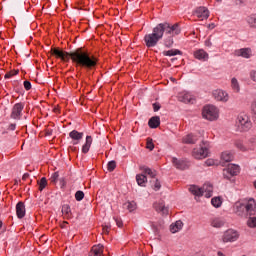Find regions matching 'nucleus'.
I'll list each match as a JSON object with an SVG mask.
<instances>
[{
  "label": "nucleus",
  "instance_id": "f257e3e1",
  "mask_svg": "<svg viewBox=\"0 0 256 256\" xmlns=\"http://www.w3.org/2000/svg\"><path fill=\"white\" fill-rule=\"evenodd\" d=\"M48 53L50 54L48 59H51V56H53L56 59H61L64 63L72 61L76 67H81V69H86V71H93L99 63V58L91 54L85 47L76 48L70 52L64 51L59 47H51Z\"/></svg>",
  "mask_w": 256,
  "mask_h": 256
},
{
  "label": "nucleus",
  "instance_id": "f03ea898",
  "mask_svg": "<svg viewBox=\"0 0 256 256\" xmlns=\"http://www.w3.org/2000/svg\"><path fill=\"white\" fill-rule=\"evenodd\" d=\"M165 34H166L165 22L159 23L153 28L152 33L146 34L144 36L145 46L148 49H153V47H157V45L159 44V41L163 39V35Z\"/></svg>",
  "mask_w": 256,
  "mask_h": 256
},
{
  "label": "nucleus",
  "instance_id": "7ed1b4c3",
  "mask_svg": "<svg viewBox=\"0 0 256 256\" xmlns=\"http://www.w3.org/2000/svg\"><path fill=\"white\" fill-rule=\"evenodd\" d=\"M234 211L236 215L239 217H243L244 214H246L249 217H252V215H255L256 212V202L254 198H250L247 203L243 202H236L234 204Z\"/></svg>",
  "mask_w": 256,
  "mask_h": 256
},
{
  "label": "nucleus",
  "instance_id": "20e7f679",
  "mask_svg": "<svg viewBox=\"0 0 256 256\" xmlns=\"http://www.w3.org/2000/svg\"><path fill=\"white\" fill-rule=\"evenodd\" d=\"M241 168L237 164H228L227 168L224 169L223 177L230 181V183H235V176L239 175Z\"/></svg>",
  "mask_w": 256,
  "mask_h": 256
},
{
  "label": "nucleus",
  "instance_id": "39448f33",
  "mask_svg": "<svg viewBox=\"0 0 256 256\" xmlns=\"http://www.w3.org/2000/svg\"><path fill=\"white\" fill-rule=\"evenodd\" d=\"M202 116L208 121H216L219 119V110L214 105H206L202 110Z\"/></svg>",
  "mask_w": 256,
  "mask_h": 256
},
{
  "label": "nucleus",
  "instance_id": "423d86ee",
  "mask_svg": "<svg viewBox=\"0 0 256 256\" xmlns=\"http://www.w3.org/2000/svg\"><path fill=\"white\" fill-rule=\"evenodd\" d=\"M238 131L247 132L252 127L251 120L247 116H238L237 120Z\"/></svg>",
  "mask_w": 256,
  "mask_h": 256
},
{
  "label": "nucleus",
  "instance_id": "0eeeda50",
  "mask_svg": "<svg viewBox=\"0 0 256 256\" xmlns=\"http://www.w3.org/2000/svg\"><path fill=\"white\" fill-rule=\"evenodd\" d=\"M237 239H239V232L234 229L226 230L222 237L223 243H235Z\"/></svg>",
  "mask_w": 256,
  "mask_h": 256
},
{
  "label": "nucleus",
  "instance_id": "6e6552de",
  "mask_svg": "<svg viewBox=\"0 0 256 256\" xmlns=\"http://www.w3.org/2000/svg\"><path fill=\"white\" fill-rule=\"evenodd\" d=\"M207 143L205 141H202V144L204 146H200V149H194L193 151V157L194 159H205V157H209V148H207Z\"/></svg>",
  "mask_w": 256,
  "mask_h": 256
},
{
  "label": "nucleus",
  "instance_id": "1a4fd4ad",
  "mask_svg": "<svg viewBox=\"0 0 256 256\" xmlns=\"http://www.w3.org/2000/svg\"><path fill=\"white\" fill-rule=\"evenodd\" d=\"M23 109H25V104L20 102V103H16L13 108H12V112H11V119H15V120H19L21 119V113H23Z\"/></svg>",
  "mask_w": 256,
  "mask_h": 256
},
{
  "label": "nucleus",
  "instance_id": "9d476101",
  "mask_svg": "<svg viewBox=\"0 0 256 256\" xmlns=\"http://www.w3.org/2000/svg\"><path fill=\"white\" fill-rule=\"evenodd\" d=\"M165 29H166V35H179L181 33V27L179 26V23H175L174 25L169 24V22H164Z\"/></svg>",
  "mask_w": 256,
  "mask_h": 256
},
{
  "label": "nucleus",
  "instance_id": "9b49d317",
  "mask_svg": "<svg viewBox=\"0 0 256 256\" xmlns=\"http://www.w3.org/2000/svg\"><path fill=\"white\" fill-rule=\"evenodd\" d=\"M172 164L179 171H186V169H189V162L187 160L177 159V157L172 158Z\"/></svg>",
  "mask_w": 256,
  "mask_h": 256
},
{
  "label": "nucleus",
  "instance_id": "f8f14e48",
  "mask_svg": "<svg viewBox=\"0 0 256 256\" xmlns=\"http://www.w3.org/2000/svg\"><path fill=\"white\" fill-rule=\"evenodd\" d=\"M83 132H79L77 130H72L69 133V137L70 139H72V145H79V142L81 141V139H83Z\"/></svg>",
  "mask_w": 256,
  "mask_h": 256
},
{
  "label": "nucleus",
  "instance_id": "ddd939ff",
  "mask_svg": "<svg viewBox=\"0 0 256 256\" xmlns=\"http://www.w3.org/2000/svg\"><path fill=\"white\" fill-rule=\"evenodd\" d=\"M195 15H197V17H199V18L203 17L204 19H209L210 12L207 7L200 6V7L196 8Z\"/></svg>",
  "mask_w": 256,
  "mask_h": 256
},
{
  "label": "nucleus",
  "instance_id": "4468645a",
  "mask_svg": "<svg viewBox=\"0 0 256 256\" xmlns=\"http://www.w3.org/2000/svg\"><path fill=\"white\" fill-rule=\"evenodd\" d=\"M16 215L18 219L25 217V203L20 201L16 204Z\"/></svg>",
  "mask_w": 256,
  "mask_h": 256
},
{
  "label": "nucleus",
  "instance_id": "2eb2a0df",
  "mask_svg": "<svg viewBox=\"0 0 256 256\" xmlns=\"http://www.w3.org/2000/svg\"><path fill=\"white\" fill-rule=\"evenodd\" d=\"M194 57L199 61H207L209 59V54L205 50L199 49L194 52Z\"/></svg>",
  "mask_w": 256,
  "mask_h": 256
},
{
  "label": "nucleus",
  "instance_id": "dca6fc26",
  "mask_svg": "<svg viewBox=\"0 0 256 256\" xmlns=\"http://www.w3.org/2000/svg\"><path fill=\"white\" fill-rule=\"evenodd\" d=\"M161 125V118L159 116H153L148 121V127L150 129H157Z\"/></svg>",
  "mask_w": 256,
  "mask_h": 256
},
{
  "label": "nucleus",
  "instance_id": "f3484780",
  "mask_svg": "<svg viewBox=\"0 0 256 256\" xmlns=\"http://www.w3.org/2000/svg\"><path fill=\"white\" fill-rule=\"evenodd\" d=\"M91 145H93V137L86 136V142L82 146V153H84V155H87V153H89V149H91Z\"/></svg>",
  "mask_w": 256,
  "mask_h": 256
},
{
  "label": "nucleus",
  "instance_id": "a211bd4d",
  "mask_svg": "<svg viewBox=\"0 0 256 256\" xmlns=\"http://www.w3.org/2000/svg\"><path fill=\"white\" fill-rule=\"evenodd\" d=\"M183 229V221L177 220L175 223H172L170 225V231L172 233H178V231H181Z\"/></svg>",
  "mask_w": 256,
  "mask_h": 256
},
{
  "label": "nucleus",
  "instance_id": "6ab92c4d",
  "mask_svg": "<svg viewBox=\"0 0 256 256\" xmlns=\"http://www.w3.org/2000/svg\"><path fill=\"white\" fill-rule=\"evenodd\" d=\"M162 55H164V57H175L177 55H183V51L179 49H170L167 51H163Z\"/></svg>",
  "mask_w": 256,
  "mask_h": 256
},
{
  "label": "nucleus",
  "instance_id": "aec40b11",
  "mask_svg": "<svg viewBox=\"0 0 256 256\" xmlns=\"http://www.w3.org/2000/svg\"><path fill=\"white\" fill-rule=\"evenodd\" d=\"M189 191H190V193H192V195H195V197H203V193H205L197 185L190 186Z\"/></svg>",
  "mask_w": 256,
  "mask_h": 256
},
{
  "label": "nucleus",
  "instance_id": "412c9836",
  "mask_svg": "<svg viewBox=\"0 0 256 256\" xmlns=\"http://www.w3.org/2000/svg\"><path fill=\"white\" fill-rule=\"evenodd\" d=\"M136 181L139 185V187H146L147 184V175L145 174H137L136 175Z\"/></svg>",
  "mask_w": 256,
  "mask_h": 256
},
{
  "label": "nucleus",
  "instance_id": "4be33fe9",
  "mask_svg": "<svg viewBox=\"0 0 256 256\" xmlns=\"http://www.w3.org/2000/svg\"><path fill=\"white\" fill-rule=\"evenodd\" d=\"M235 53L238 57H244V59H249L251 57V55H249V53H251V49L249 48H242Z\"/></svg>",
  "mask_w": 256,
  "mask_h": 256
},
{
  "label": "nucleus",
  "instance_id": "5701e85b",
  "mask_svg": "<svg viewBox=\"0 0 256 256\" xmlns=\"http://www.w3.org/2000/svg\"><path fill=\"white\" fill-rule=\"evenodd\" d=\"M139 170L143 171L142 174L144 175H149L151 177V179H155V177L157 176V174H155V172H153V170H151V168L146 167V166H139Z\"/></svg>",
  "mask_w": 256,
  "mask_h": 256
},
{
  "label": "nucleus",
  "instance_id": "b1692460",
  "mask_svg": "<svg viewBox=\"0 0 256 256\" xmlns=\"http://www.w3.org/2000/svg\"><path fill=\"white\" fill-rule=\"evenodd\" d=\"M213 97L216 99V101H227L225 98V92H223V90H214Z\"/></svg>",
  "mask_w": 256,
  "mask_h": 256
},
{
  "label": "nucleus",
  "instance_id": "393cba45",
  "mask_svg": "<svg viewBox=\"0 0 256 256\" xmlns=\"http://www.w3.org/2000/svg\"><path fill=\"white\" fill-rule=\"evenodd\" d=\"M175 43V40H173V35H169L163 40V45L166 47V49H171Z\"/></svg>",
  "mask_w": 256,
  "mask_h": 256
},
{
  "label": "nucleus",
  "instance_id": "a878e982",
  "mask_svg": "<svg viewBox=\"0 0 256 256\" xmlns=\"http://www.w3.org/2000/svg\"><path fill=\"white\" fill-rule=\"evenodd\" d=\"M211 205H213V207H215L216 209H219V207H221V205H223V200L221 199V196H216V197L212 198Z\"/></svg>",
  "mask_w": 256,
  "mask_h": 256
},
{
  "label": "nucleus",
  "instance_id": "bb28decb",
  "mask_svg": "<svg viewBox=\"0 0 256 256\" xmlns=\"http://www.w3.org/2000/svg\"><path fill=\"white\" fill-rule=\"evenodd\" d=\"M184 143H186L187 145H195V143H197V138L193 134H188L184 138Z\"/></svg>",
  "mask_w": 256,
  "mask_h": 256
},
{
  "label": "nucleus",
  "instance_id": "cd10ccee",
  "mask_svg": "<svg viewBox=\"0 0 256 256\" xmlns=\"http://www.w3.org/2000/svg\"><path fill=\"white\" fill-rule=\"evenodd\" d=\"M233 154H231L230 152H223L221 155V159L222 161H224V163H231V161H233Z\"/></svg>",
  "mask_w": 256,
  "mask_h": 256
},
{
  "label": "nucleus",
  "instance_id": "c85d7f7f",
  "mask_svg": "<svg viewBox=\"0 0 256 256\" xmlns=\"http://www.w3.org/2000/svg\"><path fill=\"white\" fill-rule=\"evenodd\" d=\"M150 184L154 191H159V189H161V182L157 178L150 180Z\"/></svg>",
  "mask_w": 256,
  "mask_h": 256
},
{
  "label": "nucleus",
  "instance_id": "c756f323",
  "mask_svg": "<svg viewBox=\"0 0 256 256\" xmlns=\"http://www.w3.org/2000/svg\"><path fill=\"white\" fill-rule=\"evenodd\" d=\"M225 225V221L221 218H216L212 221V227H216L217 229L223 227Z\"/></svg>",
  "mask_w": 256,
  "mask_h": 256
},
{
  "label": "nucleus",
  "instance_id": "7c9ffc66",
  "mask_svg": "<svg viewBox=\"0 0 256 256\" xmlns=\"http://www.w3.org/2000/svg\"><path fill=\"white\" fill-rule=\"evenodd\" d=\"M178 99L181 103H193V98L189 96V94H184L182 96H179Z\"/></svg>",
  "mask_w": 256,
  "mask_h": 256
},
{
  "label": "nucleus",
  "instance_id": "2f4dec72",
  "mask_svg": "<svg viewBox=\"0 0 256 256\" xmlns=\"http://www.w3.org/2000/svg\"><path fill=\"white\" fill-rule=\"evenodd\" d=\"M124 205L130 213H133V211H135V209H137V203H135V201L127 202Z\"/></svg>",
  "mask_w": 256,
  "mask_h": 256
},
{
  "label": "nucleus",
  "instance_id": "473e14b6",
  "mask_svg": "<svg viewBox=\"0 0 256 256\" xmlns=\"http://www.w3.org/2000/svg\"><path fill=\"white\" fill-rule=\"evenodd\" d=\"M38 185H39V191H43V189H45V187H47V178L46 177H42L40 179V181H38Z\"/></svg>",
  "mask_w": 256,
  "mask_h": 256
},
{
  "label": "nucleus",
  "instance_id": "72a5a7b5",
  "mask_svg": "<svg viewBox=\"0 0 256 256\" xmlns=\"http://www.w3.org/2000/svg\"><path fill=\"white\" fill-rule=\"evenodd\" d=\"M74 197L76 201H83L85 199V192H83L82 190H78L76 191Z\"/></svg>",
  "mask_w": 256,
  "mask_h": 256
},
{
  "label": "nucleus",
  "instance_id": "f704fd0d",
  "mask_svg": "<svg viewBox=\"0 0 256 256\" xmlns=\"http://www.w3.org/2000/svg\"><path fill=\"white\" fill-rule=\"evenodd\" d=\"M116 168H117V162L115 160H111L108 162L107 169L110 173L115 171Z\"/></svg>",
  "mask_w": 256,
  "mask_h": 256
},
{
  "label": "nucleus",
  "instance_id": "c9c22d12",
  "mask_svg": "<svg viewBox=\"0 0 256 256\" xmlns=\"http://www.w3.org/2000/svg\"><path fill=\"white\" fill-rule=\"evenodd\" d=\"M247 21H248L250 27L256 28V14H252L251 16H249Z\"/></svg>",
  "mask_w": 256,
  "mask_h": 256
},
{
  "label": "nucleus",
  "instance_id": "e433bc0d",
  "mask_svg": "<svg viewBox=\"0 0 256 256\" xmlns=\"http://www.w3.org/2000/svg\"><path fill=\"white\" fill-rule=\"evenodd\" d=\"M231 83H232V89H234V91H237V93H239L241 88L239 87V81H237V78H232Z\"/></svg>",
  "mask_w": 256,
  "mask_h": 256
},
{
  "label": "nucleus",
  "instance_id": "4c0bfd02",
  "mask_svg": "<svg viewBox=\"0 0 256 256\" xmlns=\"http://www.w3.org/2000/svg\"><path fill=\"white\" fill-rule=\"evenodd\" d=\"M146 149H149V151H153V149H155V144L153 143L152 138H147Z\"/></svg>",
  "mask_w": 256,
  "mask_h": 256
},
{
  "label": "nucleus",
  "instance_id": "58836bf2",
  "mask_svg": "<svg viewBox=\"0 0 256 256\" xmlns=\"http://www.w3.org/2000/svg\"><path fill=\"white\" fill-rule=\"evenodd\" d=\"M248 227L251 229L256 227V217H250L249 220L247 221Z\"/></svg>",
  "mask_w": 256,
  "mask_h": 256
},
{
  "label": "nucleus",
  "instance_id": "ea45409f",
  "mask_svg": "<svg viewBox=\"0 0 256 256\" xmlns=\"http://www.w3.org/2000/svg\"><path fill=\"white\" fill-rule=\"evenodd\" d=\"M14 75H19V70H12L5 74L4 79H11Z\"/></svg>",
  "mask_w": 256,
  "mask_h": 256
},
{
  "label": "nucleus",
  "instance_id": "a19ab883",
  "mask_svg": "<svg viewBox=\"0 0 256 256\" xmlns=\"http://www.w3.org/2000/svg\"><path fill=\"white\" fill-rule=\"evenodd\" d=\"M103 254V251H100L96 248H92L89 252V256H101Z\"/></svg>",
  "mask_w": 256,
  "mask_h": 256
},
{
  "label": "nucleus",
  "instance_id": "79ce46f5",
  "mask_svg": "<svg viewBox=\"0 0 256 256\" xmlns=\"http://www.w3.org/2000/svg\"><path fill=\"white\" fill-rule=\"evenodd\" d=\"M62 213L65 215H69V213H71V206H69V204H64L62 206Z\"/></svg>",
  "mask_w": 256,
  "mask_h": 256
},
{
  "label": "nucleus",
  "instance_id": "37998d69",
  "mask_svg": "<svg viewBox=\"0 0 256 256\" xmlns=\"http://www.w3.org/2000/svg\"><path fill=\"white\" fill-rule=\"evenodd\" d=\"M151 227L154 235H156V237H161L159 227H157L155 224H152Z\"/></svg>",
  "mask_w": 256,
  "mask_h": 256
},
{
  "label": "nucleus",
  "instance_id": "c03bdc74",
  "mask_svg": "<svg viewBox=\"0 0 256 256\" xmlns=\"http://www.w3.org/2000/svg\"><path fill=\"white\" fill-rule=\"evenodd\" d=\"M154 208L156 211H161L162 213H165V205L163 204H154Z\"/></svg>",
  "mask_w": 256,
  "mask_h": 256
},
{
  "label": "nucleus",
  "instance_id": "a18cd8bd",
  "mask_svg": "<svg viewBox=\"0 0 256 256\" xmlns=\"http://www.w3.org/2000/svg\"><path fill=\"white\" fill-rule=\"evenodd\" d=\"M50 179L52 183H57V181H59V172H54Z\"/></svg>",
  "mask_w": 256,
  "mask_h": 256
},
{
  "label": "nucleus",
  "instance_id": "49530a36",
  "mask_svg": "<svg viewBox=\"0 0 256 256\" xmlns=\"http://www.w3.org/2000/svg\"><path fill=\"white\" fill-rule=\"evenodd\" d=\"M23 85H24V89H25L26 91H31L32 85H31V82H30L29 80L24 81V82H23Z\"/></svg>",
  "mask_w": 256,
  "mask_h": 256
},
{
  "label": "nucleus",
  "instance_id": "de8ad7c7",
  "mask_svg": "<svg viewBox=\"0 0 256 256\" xmlns=\"http://www.w3.org/2000/svg\"><path fill=\"white\" fill-rule=\"evenodd\" d=\"M58 181L60 183L61 189H64V187H66V185H67V181L65 180V177L59 178Z\"/></svg>",
  "mask_w": 256,
  "mask_h": 256
},
{
  "label": "nucleus",
  "instance_id": "09e8293b",
  "mask_svg": "<svg viewBox=\"0 0 256 256\" xmlns=\"http://www.w3.org/2000/svg\"><path fill=\"white\" fill-rule=\"evenodd\" d=\"M152 107H153L154 113H157V111H159V109H161V104L159 102H155L152 104Z\"/></svg>",
  "mask_w": 256,
  "mask_h": 256
},
{
  "label": "nucleus",
  "instance_id": "8fccbe9b",
  "mask_svg": "<svg viewBox=\"0 0 256 256\" xmlns=\"http://www.w3.org/2000/svg\"><path fill=\"white\" fill-rule=\"evenodd\" d=\"M103 227V233L109 234V229H111V223L105 224Z\"/></svg>",
  "mask_w": 256,
  "mask_h": 256
},
{
  "label": "nucleus",
  "instance_id": "3c124183",
  "mask_svg": "<svg viewBox=\"0 0 256 256\" xmlns=\"http://www.w3.org/2000/svg\"><path fill=\"white\" fill-rule=\"evenodd\" d=\"M205 165H206L207 167H213V165H215V160H213V159H207V160L205 161Z\"/></svg>",
  "mask_w": 256,
  "mask_h": 256
},
{
  "label": "nucleus",
  "instance_id": "603ef678",
  "mask_svg": "<svg viewBox=\"0 0 256 256\" xmlns=\"http://www.w3.org/2000/svg\"><path fill=\"white\" fill-rule=\"evenodd\" d=\"M113 219L116 222L117 227H123V221L121 219L115 217Z\"/></svg>",
  "mask_w": 256,
  "mask_h": 256
},
{
  "label": "nucleus",
  "instance_id": "864d4df0",
  "mask_svg": "<svg viewBox=\"0 0 256 256\" xmlns=\"http://www.w3.org/2000/svg\"><path fill=\"white\" fill-rule=\"evenodd\" d=\"M15 129H17V124L15 123L10 124L7 128L8 131H15Z\"/></svg>",
  "mask_w": 256,
  "mask_h": 256
},
{
  "label": "nucleus",
  "instance_id": "5fc2aeb1",
  "mask_svg": "<svg viewBox=\"0 0 256 256\" xmlns=\"http://www.w3.org/2000/svg\"><path fill=\"white\" fill-rule=\"evenodd\" d=\"M45 135L47 137H51V135H53V128H49L45 130Z\"/></svg>",
  "mask_w": 256,
  "mask_h": 256
},
{
  "label": "nucleus",
  "instance_id": "6e6d98bb",
  "mask_svg": "<svg viewBox=\"0 0 256 256\" xmlns=\"http://www.w3.org/2000/svg\"><path fill=\"white\" fill-rule=\"evenodd\" d=\"M205 197H206V199H210V197H213V190H208L205 193Z\"/></svg>",
  "mask_w": 256,
  "mask_h": 256
},
{
  "label": "nucleus",
  "instance_id": "4d7b16f0",
  "mask_svg": "<svg viewBox=\"0 0 256 256\" xmlns=\"http://www.w3.org/2000/svg\"><path fill=\"white\" fill-rule=\"evenodd\" d=\"M92 248L97 249L98 251H103V244H98Z\"/></svg>",
  "mask_w": 256,
  "mask_h": 256
},
{
  "label": "nucleus",
  "instance_id": "13d9d810",
  "mask_svg": "<svg viewBox=\"0 0 256 256\" xmlns=\"http://www.w3.org/2000/svg\"><path fill=\"white\" fill-rule=\"evenodd\" d=\"M204 44L206 47H211L213 45V43H211V39L205 40Z\"/></svg>",
  "mask_w": 256,
  "mask_h": 256
},
{
  "label": "nucleus",
  "instance_id": "bf43d9fd",
  "mask_svg": "<svg viewBox=\"0 0 256 256\" xmlns=\"http://www.w3.org/2000/svg\"><path fill=\"white\" fill-rule=\"evenodd\" d=\"M236 147H237V149H240L241 151H243V149L245 148L241 142H237Z\"/></svg>",
  "mask_w": 256,
  "mask_h": 256
},
{
  "label": "nucleus",
  "instance_id": "052dcab7",
  "mask_svg": "<svg viewBox=\"0 0 256 256\" xmlns=\"http://www.w3.org/2000/svg\"><path fill=\"white\" fill-rule=\"evenodd\" d=\"M252 113H256V101H254L251 105Z\"/></svg>",
  "mask_w": 256,
  "mask_h": 256
},
{
  "label": "nucleus",
  "instance_id": "680f3d73",
  "mask_svg": "<svg viewBox=\"0 0 256 256\" xmlns=\"http://www.w3.org/2000/svg\"><path fill=\"white\" fill-rule=\"evenodd\" d=\"M27 179H29V173H25V174L22 176V180H23V181H26Z\"/></svg>",
  "mask_w": 256,
  "mask_h": 256
},
{
  "label": "nucleus",
  "instance_id": "e2e57ef3",
  "mask_svg": "<svg viewBox=\"0 0 256 256\" xmlns=\"http://www.w3.org/2000/svg\"><path fill=\"white\" fill-rule=\"evenodd\" d=\"M251 79H253V81H256V71L251 73Z\"/></svg>",
  "mask_w": 256,
  "mask_h": 256
},
{
  "label": "nucleus",
  "instance_id": "0e129e2a",
  "mask_svg": "<svg viewBox=\"0 0 256 256\" xmlns=\"http://www.w3.org/2000/svg\"><path fill=\"white\" fill-rule=\"evenodd\" d=\"M208 29H215V23L208 24Z\"/></svg>",
  "mask_w": 256,
  "mask_h": 256
},
{
  "label": "nucleus",
  "instance_id": "69168bd1",
  "mask_svg": "<svg viewBox=\"0 0 256 256\" xmlns=\"http://www.w3.org/2000/svg\"><path fill=\"white\" fill-rule=\"evenodd\" d=\"M53 111L54 113H59V107H54Z\"/></svg>",
  "mask_w": 256,
  "mask_h": 256
},
{
  "label": "nucleus",
  "instance_id": "338daca9",
  "mask_svg": "<svg viewBox=\"0 0 256 256\" xmlns=\"http://www.w3.org/2000/svg\"><path fill=\"white\" fill-rule=\"evenodd\" d=\"M253 119H254V123H256V112L253 113Z\"/></svg>",
  "mask_w": 256,
  "mask_h": 256
},
{
  "label": "nucleus",
  "instance_id": "774afa93",
  "mask_svg": "<svg viewBox=\"0 0 256 256\" xmlns=\"http://www.w3.org/2000/svg\"><path fill=\"white\" fill-rule=\"evenodd\" d=\"M254 189H256V180L253 182Z\"/></svg>",
  "mask_w": 256,
  "mask_h": 256
}]
</instances>
